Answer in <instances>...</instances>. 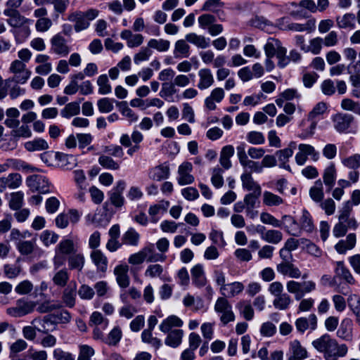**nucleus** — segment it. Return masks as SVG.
Listing matches in <instances>:
<instances>
[{
	"label": "nucleus",
	"instance_id": "obj_1",
	"mask_svg": "<svg viewBox=\"0 0 360 360\" xmlns=\"http://www.w3.org/2000/svg\"><path fill=\"white\" fill-rule=\"evenodd\" d=\"M311 345L315 349L323 354L325 359L333 358L338 360L340 357L345 356L348 352V347L345 344L339 345L335 338L327 333L314 340Z\"/></svg>",
	"mask_w": 360,
	"mask_h": 360
},
{
	"label": "nucleus",
	"instance_id": "obj_2",
	"mask_svg": "<svg viewBox=\"0 0 360 360\" xmlns=\"http://www.w3.org/2000/svg\"><path fill=\"white\" fill-rule=\"evenodd\" d=\"M166 258V255L156 254L153 244H150L138 252L131 255L128 258V262L132 265H138L142 264L145 260L148 262H165Z\"/></svg>",
	"mask_w": 360,
	"mask_h": 360
},
{
	"label": "nucleus",
	"instance_id": "obj_3",
	"mask_svg": "<svg viewBox=\"0 0 360 360\" xmlns=\"http://www.w3.org/2000/svg\"><path fill=\"white\" fill-rule=\"evenodd\" d=\"M9 71L13 77L6 80V84L11 82L15 84H25L31 76V71L27 68L26 64L21 60H14L10 65Z\"/></svg>",
	"mask_w": 360,
	"mask_h": 360
},
{
	"label": "nucleus",
	"instance_id": "obj_4",
	"mask_svg": "<svg viewBox=\"0 0 360 360\" xmlns=\"http://www.w3.org/2000/svg\"><path fill=\"white\" fill-rule=\"evenodd\" d=\"M214 309L223 326L235 321L236 316L232 305L226 298L218 297L215 302Z\"/></svg>",
	"mask_w": 360,
	"mask_h": 360
},
{
	"label": "nucleus",
	"instance_id": "obj_5",
	"mask_svg": "<svg viewBox=\"0 0 360 360\" xmlns=\"http://www.w3.org/2000/svg\"><path fill=\"white\" fill-rule=\"evenodd\" d=\"M316 287V283L313 281L298 282L290 280L286 283L287 291L290 294H293L296 300H301L305 294L315 290Z\"/></svg>",
	"mask_w": 360,
	"mask_h": 360
},
{
	"label": "nucleus",
	"instance_id": "obj_6",
	"mask_svg": "<svg viewBox=\"0 0 360 360\" xmlns=\"http://www.w3.org/2000/svg\"><path fill=\"white\" fill-rule=\"evenodd\" d=\"M36 303L25 298H20L15 302L13 307L6 309V314L13 318H20L32 313Z\"/></svg>",
	"mask_w": 360,
	"mask_h": 360
},
{
	"label": "nucleus",
	"instance_id": "obj_7",
	"mask_svg": "<svg viewBox=\"0 0 360 360\" xmlns=\"http://www.w3.org/2000/svg\"><path fill=\"white\" fill-rule=\"evenodd\" d=\"M236 150L239 162L245 171H247L248 169L250 170V173L254 172L259 174L262 172L263 166L261 165V163L259 162L253 161L248 158V156L245 152V144H240V146H237Z\"/></svg>",
	"mask_w": 360,
	"mask_h": 360
},
{
	"label": "nucleus",
	"instance_id": "obj_8",
	"mask_svg": "<svg viewBox=\"0 0 360 360\" xmlns=\"http://www.w3.org/2000/svg\"><path fill=\"white\" fill-rule=\"evenodd\" d=\"M27 186L32 191H38L41 193L50 192L51 184L49 179L41 174H32L26 179Z\"/></svg>",
	"mask_w": 360,
	"mask_h": 360
},
{
	"label": "nucleus",
	"instance_id": "obj_9",
	"mask_svg": "<svg viewBox=\"0 0 360 360\" xmlns=\"http://www.w3.org/2000/svg\"><path fill=\"white\" fill-rule=\"evenodd\" d=\"M335 129L340 133H349V129L354 121V117L347 113H337L332 117Z\"/></svg>",
	"mask_w": 360,
	"mask_h": 360
},
{
	"label": "nucleus",
	"instance_id": "obj_10",
	"mask_svg": "<svg viewBox=\"0 0 360 360\" xmlns=\"http://www.w3.org/2000/svg\"><path fill=\"white\" fill-rule=\"evenodd\" d=\"M298 150L299 151L295 156V162L300 166H302L306 163L308 156H311L314 162L317 161L319 158V152L311 145L300 143L298 146Z\"/></svg>",
	"mask_w": 360,
	"mask_h": 360
},
{
	"label": "nucleus",
	"instance_id": "obj_11",
	"mask_svg": "<svg viewBox=\"0 0 360 360\" xmlns=\"http://www.w3.org/2000/svg\"><path fill=\"white\" fill-rule=\"evenodd\" d=\"M51 51L55 54L60 56H66L71 51V46L68 44L67 39L58 33L51 39Z\"/></svg>",
	"mask_w": 360,
	"mask_h": 360
},
{
	"label": "nucleus",
	"instance_id": "obj_12",
	"mask_svg": "<svg viewBox=\"0 0 360 360\" xmlns=\"http://www.w3.org/2000/svg\"><path fill=\"white\" fill-rule=\"evenodd\" d=\"M286 356L287 360H304L309 355L307 349L301 342L298 340H293L289 342Z\"/></svg>",
	"mask_w": 360,
	"mask_h": 360
},
{
	"label": "nucleus",
	"instance_id": "obj_13",
	"mask_svg": "<svg viewBox=\"0 0 360 360\" xmlns=\"http://www.w3.org/2000/svg\"><path fill=\"white\" fill-rule=\"evenodd\" d=\"M170 168L167 162L156 165L148 169V177L155 181H161L169 177Z\"/></svg>",
	"mask_w": 360,
	"mask_h": 360
},
{
	"label": "nucleus",
	"instance_id": "obj_14",
	"mask_svg": "<svg viewBox=\"0 0 360 360\" xmlns=\"http://www.w3.org/2000/svg\"><path fill=\"white\" fill-rule=\"evenodd\" d=\"M193 165L189 162H184L179 166L177 182L180 186L191 184L194 182L195 178L191 174Z\"/></svg>",
	"mask_w": 360,
	"mask_h": 360
},
{
	"label": "nucleus",
	"instance_id": "obj_15",
	"mask_svg": "<svg viewBox=\"0 0 360 360\" xmlns=\"http://www.w3.org/2000/svg\"><path fill=\"white\" fill-rule=\"evenodd\" d=\"M3 13L8 18L6 22L12 27H21L29 22V20L22 15L17 9L5 8Z\"/></svg>",
	"mask_w": 360,
	"mask_h": 360
},
{
	"label": "nucleus",
	"instance_id": "obj_16",
	"mask_svg": "<svg viewBox=\"0 0 360 360\" xmlns=\"http://www.w3.org/2000/svg\"><path fill=\"white\" fill-rule=\"evenodd\" d=\"M295 326L297 330L303 334L307 330L314 331L317 328V317L314 314H311L308 317H300L296 319Z\"/></svg>",
	"mask_w": 360,
	"mask_h": 360
},
{
	"label": "nucleus",
	"instance_id": "obj_17",
	"mask_svg": "<svg viewBox=\"0 0 360 360\" xmlns=\"http://www.w3.org/2000/svg\"><path fill=\"white\" fill-rule=\"evenodd\" d=\"M22 176L19 173H11L6 176L0 178V193L7 188L15 189L22 184Z\"/></svg>",
	"mask_w": 360,
	"mask_h": 360
},
{
	"label": "nucleus",
	"instance_id": "obj_18",
	"mask_svg": "<svg viewBox=\"0 0 360 360\" xmlns=\"http://www.w3.org/2000/svg\"><path fill=\"white\" fill-rule=\"evenodd\" d=\"M245 286L241 282L234 281L226 283L222 288H219L221 297L233 298L239 295L244 290Z\"/></svg>",
	"mask_w": 360,
	"mask_h": 360
},
{
	"label": "nucleus",
	"instance_id": "obj_19",
	"mask_svg": "<svg viewBox=\"0 0 360 360\" xmlns=\"http://www.w3.org/2000/svg\"><path fill=\"white\" fill-rule=\"evenodd\" d=\"M90 259L95 265L98 272L104 274L107 271L108 259L101 250H92L90 253Z\"/></svg>",
	"mask_w": 360,
	"mask_h": 360
},
{
	"label": "nucleus",
	"instance_id": "obj_20",
	"mask_svg": "<svg viewBox=\"0 0 360 360\" xmlns=\"http://www.w3.org/2000/svg\"><path fill=\"white\" fill-rule=\"evenodd\" d=\"M281 227L290 235L299 236L301 234V228L299 223L290 215H283L280 220Z\"/></svg>",
	"mask_w": 360,
	"mask_h": 360
},
{
	"label": "nucleus",
	"instance_id": "obj_21",
	"mask_svg": "<svg viewBox=\"0 0 360 360\" xmlns=\"http://www.w3.org/2000/svg\"><path fill=\"white\" fill-rule=\"evenodd\" d=\"M129 266L127 264L117 265L114 269V274L118 285L122 288H127L130 283L128 275Z\"/></svg>",
	"mask_w": 360,
	"mask_h": 360
},
{
	"label": "nucleus",
	"instance_id": "obj_22",
	"mask_svg": "<svg viewBox=\"0 0 360 360\" xmlns=\"http://www.w3.org/2000/svg\"><path fill=\"white\" fill-rule=\"evenodd\" d=\"M295 147V143L292 141L290 143L288 148L276 151V157L280 162V167L284 168L288 171L290 170V167L287 163L289 158L292 156Z\"/></svg>",
	"mask_w": 360,
	"mask_h": 360
},
{
	"label": "nucleus",
	"instance_id": "obj_23",
	"mask_svg": "<svg viewBox=\"0 0 360 360\" xmlns=\"http://www.w3.org/2000/svg\"><path fill=\"white\" fill-rule=\"evenodd\" d=\"M199 77L197 87L200 90H205L212 86L214 82V76L209 68H202L198 72Z\"/></svg>",
	"mask_w": 360,
	"mask_h": 360
},
{
	"label": "nucleus",
	"instance_id": "obj_24",
	"mask_svg": "<svg viewBox=\"0 0 360 360\" xmlns=\"http://www.w3.org/2000/svg\"><path fill=\"white\" fill-rule=\"evenodd\" d=\"M68 20L75 23L74 29L77 32L86 30L90 25V22H88V19L84 17L82 11H75L70 13Z\"/></svg>",
	"mask_w": 360,
	"mask_h": 360
},
{
	"label": "nucleus",
	"instance_id": "obj_25",
	"mask_svg": "<svg viewBox=\"0 0 360 360\" xmlns=\"http://www.w3.org/2000/svg\"><path fill=\"white\" fill-rule=\"evenodd\" d=\"M225 93L222 88L217 87L212 90L210 95L205 99V106L209 110H214L215 103H220L224 98Z\"/></svg>",
	"mask_w": 360,
	"mask_h": 360
},
{
	"label": "nucleus",
	"instance_id": "obj_26",
	"mask_svg": "<svg viewBox=\"0 0 360 360\" xmlns=\"http://www.w3.org/2000/svg\"><path fill=\"white\" fill-rule=\"evenodd\" d=\"M242 187L250 193H262L260 185L254 180L250 172L245 171L240 176Z\"/></svg>",
	"mask_w": 360,
	"mask_h": 360
},
{
	"label": "nucleus",
	"instance_id": "obj_27",
	"mask_svg": "<svg viewBox=\"0 0 360 360\" xmlns=\"http://www.w3.org/2000/svg\"><path fill=\"white\" fill-rule=\"evenodd\" d=\"M285 31H293V32H307L308 33L312 32L316 28V20L315 19H310L305 23L298 22H289L286 27H283Z\"/></svg>",
	"mask_w": 360,
	"mask_h": 360
},
{
	"label": "nucleus",
	"instance_id": "obj_28",
	"mask_svg": "<svg viewBox=\"0 0 360 360\" xmlns=\"http://www.w3.org/2000/svg\"><path fill=\"white\" fill-rule=\"evenodd\" d=\"M120 37L127 41L129 48L141 46L143 42V36L141 34H133L129 30H124L120 33Z\"/></svg>",
	"mask_w": 360,
	"mask_h": 360
},
{
	"label": "nucleus",
	"instance_id": "obj_29",
	"mask_svg": "<svg viewBox=\"0 0 360 360\" xmlns=\"http://www.w3.org/2000/svg\"><path fill=\"white\" fill-rule=\"evenodd\" d=\"M335 278L344 280L350 285L355 283V279L352 275L350 271L345 266L343 262H337L335 268Z\"/></svg>",
	"mask_w": 360,
	"mask_h": 360
},
{
	"label": "nucleus",
	"instance_id": "obj_30",
	"mask_svg": "<svg viewBox=\"0 0 360 360\" xmlns=\"http://www.w3.org/2000/svg\"><path fill=\"white\" fill-rule=\"evenodd\" d=\"M191 274L193 283L198 287H203L206 285L207 279L205 274L204 267L202 264H198L192 267Z\"/></svg>",
	"mask_w": 360,
	"mask_h": 360
},
{
	"label": "nucleus",
	"instance_id": "obj_31",
	"mask_svg": "<svg viewBox=\"0 0 360 360\" xmlns=\"http://www.w3.org/2000/svg\"><path fill=\"white\" fill-rule=\"evenodd\" d=\"M185 39L188 42L202 49L208 48L210 44V38H207L203 35L197 34L195 32L186 34Z\"/></svg>",
	"mask_w": 360,
	"mask_h": 360
},
{
	"label": "nucleus",
	"instance_id": "obj_32",
	"mask_svg": "<svg viewBox=\"0 0 360 360\" xmlns=\"http://www.w3.org/2000/svg\"><path fill=\"white\" fill-rule=\"evenodd\" d=\"M234 148L231 145H227L221 148L219 157V163L224 169H229L232 167L231 158L234 155Z\"/></svg>",
	"mask_w": 360,
	"mask_h": 360
},
{
	"label": "nucleus",
	"instance_id": "obj_33",
	"mask_svg": "<svg viewBox=\"0 0 360 360\" xmlns=\"http://www.w3.org/2000/svg\"><path fill=\"white\" fill-rule=\"evenodd\" d=\"M56 162L55 167L70 169L76 165V158L71 155L56 152Z\"/></svg>",
	"mask_w": 360,
	"mask_h": 360
},
{
	"label": "nucleus",
	"instance_id": "obj_34",
	"mask_svg": "<svg viewBox=\"0 0 360 360\" xmlns=\"http://www.w3.org/2000/svg\"><path fill=\"white\" fill-rule=\"evenodd\" d=\"M352 321L349 318L344 319L337 331V336L344 340L348 341L352 339Z\"/></svg>",
	"mask_w": 360,
	"mask_h": 360
},
{
	"label": "nucleus",
	"instance_id": "obj_35",
	"mask_svg": "<svg viewBox=\"0 0 360 360\" xmlns=\"http://www.w3.org/2000/svg\"><path fill=\"white\" fill-rule=\"evenodd\" d=\"M356 240V235L354 233H349L345 240H340L335 245V249L339 254H345L347 250L354 248Z\"/></svg>",
	"mask_w": 360,
	"mask_h": 360
},
{
	"label": "nucleus",
	"instance_id": "obj_36",
	"mask_svg": "<svg viewBox=\"0 0 360 360\" xmlns=\"http://www.w3.org/2000/svg\"><path fill=\"white\" fill-rule=\"evenodd\" d=\"M187 42L186 39H179L175 42L173 51L175 58H188L190 56V46Z\"/></svg>",
	"mask_w": 360,
	"mask_h": 360
},
{
	"label": "nucleus",
	"instance_id": "obj_37",
	"mask_svg": "<svg viewBox=\"0 0 360 360\" xmlns=\"http://www.w3.org/2000/svg\"><path fill=\"white\" fill-rule=\"evenodd\" d=\"M337 176V171L335 169V166L333 163H330L328 167H326L324 169L323 174V182L326 187H328V191H330L335 184V181Z\"/></svg>",
	"mask_w": 360,
	"mask_h": 360
},
{
	"label": "nucleus",
	"instance_id": "obj_38",
	"mask_svg": "<svg viewBox=\"0 0 360 360\" xmlns=\"http://www.w3.org/2000/svg\"><path fill=\"white\" fill-rule=\"evenodd\" d=\"M355 21L356 15L352 13H347L342 17L336 18L337 25L340 29H354L356 27Z\"/></svg>",
	"mask_w": 360,
	"mask_h": 360
},
{
	"label": "nucleus",
	"instance_id": "obj_39",
	"mask_svg": "<svg viewBox=\"0 0 360 360\" xmlns=\"http://www.w3.org/2000/svg\"><path fill=\"white\" fill-rule=\"evenodd\" d=\"M236 308L238 310L240 314L246 320L251 321L253 319L255 316L254 309L250 303L247 300H240L236 305Z\"/></svg>",
	"mask_w": 360,
	"mask_h": 360
},
{
	"label": "nucleus",
	"instance_id": "obj_40",
	"mask_svg": "<svg viewBox=\"0 0 360 360\" xmlns=\"http://www.w3.org/2000/svg\"><path fill=\"white\" fill-rule=\"evenodd\" d=\"M183 326V321L178 316L172 315L164 319L159 326L160 330L166 333L172 330L173 327H181Z\"/></svg>",
	"mask_w": 360,
	"mask_h": 360
},
{
	"label": "nucleus",
	"instance_id": "obj_41",
	"mask_svg": "<svg viewBox=\"0 0 360 360\" xmlns=\"http://www.w3.org/2000/svg\"><path fill=\"white\" fill-rule=\"evenodd\" d=\"M184 331L181 329H174L168 332L165 339V344L172 347H177L182 341Z\"/></svg>",
	"mask_w": 360,
	"mask_h": 360
},
{
	"label": "nucleus",
	"instance_id": "obj_42",
	"mask_svg": "<svg viewBox=\"0 0 360 360\" xmlns=\"http://www.w3.org/2000/svg\"><path fill=\"white\" fill-rule=\"evenodd\" d=\"M292 303V300L288 293H283L274 297L273 300L274 308L281 311L288 309Z\"/></svg>",
	"mask_w": 360,
	"mask_h": 360
},
{
	"label": "nucleus",
	"instance_id": "obj_43",
	"mask_svg": "<svg viewBox=\"0 0 360 360\" xmlns=\"http://www.w3.org/2000/svg\"><path fill=\"white\" fill-rule=\"evenodd\" d=\"M309 196L316 202H321L324 197L323 183L321 179L314 182L309 189Z\"/></svg>",
	"mask_w": 360,
	"mask_h": 360
},
{
	"label": "nucleus",
	"instance_id": "obj_44",
	"mask_svg": "<svg viewBox=\"0 0 360 360\" xmlns=\"http://www.w3.org/2000/svg\"><path fill=\"white\" fill-rule=\"evenodd\" d=\"M263 204L268 207L279 206L283 203V199L268 191H265L262 195Z\"/></svg>",
	"mask_w": 360,
	"mask_h": 360
},
{
	"label": "nucleus",
	"instance_id": "obj_45",
	"mask_svg": "<svg viewBox=\"0 0 360 360\" xmlns=\"http://www.w3.org/2000/svg\"><path fill=\"white\" fill-rule=\"evenodd\" d=\"M140 235L134 228H129L122 236V243L131 246H137Z\"/></svg>",
	"mask_w": 360,
	"mask_h": 360
},
{
	"label": "nucleus",
	"instance_id": "obj_46",
	"mask_svg": "<svg viewBox=\"0 0 360 360\" xmlns=\"http://www.w3.org/2000/svg\"><path fill=\"white\" fill-rule=\"evenodd\" d=\"M177 89L172 83L165 82L162 85V89L159 93L160 97L168 102H174L173 96L176 93Z\"/></svg>",
	"mask_w": 360,
	"mask_h": 360
},
{
	"label": "nucleus",
	"instance_id": "obj_47",
	"mask_svg": "<svg viewBox=\"0 0 360 360\" xmlns=\"http://www.w3.org/2000/svg\"><path fill=\"white\" fill-rule=\"evenodd\" d=\"M76 283L72 286L67 287L63 294V301L68 307H73L75 304Z\"/></svg>",
	"mask_w": 360,
	"mask_h": 360
},
{
	"label": "nucleus",
	"instance_id": "obj_48",
	"mask_svg": "<svg viewBox=\"0 0 360 360\" xmlns=\"http://www.w3.org/2000/svg\"><path fill=\"white\" fill-rule=\"evenodd\" d=\"M25 148L28 151L44 150L49 148V144L44 139L37 138L26 142Z\"/></svg>",
	"mask_w": 360,
	"mask_h": 360
},
{
	"label": "nucleus",
	"instance_id": "obj_49",
	"mask_svg": "<svg viewBox=\"0 0 360 360\" xmlns=\"http://www.w3.org/2000/svg\"><path fill=\"white\" fill-rule=\"evenodd\" d=\"M282 46L281 41L275 38L268 39L264 46L266 57H274Z\"/></svg>",
	"mask_w": 360,
	"mask_h": 360
},
{
	"label": "nucleus",
	"instance_id": "obj_50",
	"mask_svg": "<svg viewBox=\"0 0 360 360\" xmlns=\"http://www.w3.org/2000/svg\"><path fill=\"white\" fill-rule=\"evenodd\" d=\"M15 248L22 255H31L36 248V240H24L22 242H18Z\"/></svg>",
	"mask_w": 360,
	"mask_h": 360
},
{
	"label": "nucleus",
	"instance_id": "obj_51",
	"mask_svg": "<svg viewBox=\"0 0 360 360\" xmlns=\"http://www.w3.org/2000/svg\"><path fill=\"white\" fill-rule=\"evenodd\" d=\"M148 46L151 49H155L160 52H165L169 50L170 47V42L168 40L163 39H150L148 41Z\"/></svg>",
	"mask_w": 360,
	"mask_h": 360
},
{
	"label": "nucleus",
	"instance_id": "obj_52",
	"mask_svg": "<svg viewBox=\"0 0 360 360\" xmlns=\"http://www.w3.org/2000/svg\"><path fill=\"white\" fill-rule=\"evenodd\" d=\"M122 337V331L120 326H115L108 333L104 342L110 346L117 345Z\"/></svg>",
	"mask_w": 360,
	"mask_h": 360
},
{
	"label": "nucleus",
	"instance_id": "obj_53",
	"mask_svg": "<svg viewBox=\"0 0 360 360\" xmlns=\"http://www.w3.org/2000/svg\"><path fill=\"white\" fill-rule=\"evenodd\" d=\"M116 103L122 115L124 116L130 123L136 122L138 120L139 116L128 107L127 102L123 101Z\"/></svg>",
	"mask_w": 360,
	"mask_h": 360
},
{
	"label": "nucleus",
	"instance_id": "obj_54",
	"mask_svg": "<svg viewBox=\"0 0 360 360\" xmlns=\"http://www.w3.org/2000/svg\"><path fill=\"white\" fill-rule=\"evenodd\" d=\"M79 111V102L74 101L68 103L64 108L61 110L60 115L63 117L70 118L72 116L78 115Z\"/></svg>",
	"mask_w": 360,
	"mask_h": 360
},
{
	"label": "nucleus",
	"instance_id": "obj_55",
	"mask_svg": "<svg viewBox=\"0 0 360 360\" xmlns=\"http://www.w3.org/2000/svg\"><path fill=\"white\" fill-rule=\"evenodd\" d=\"M299 224L301 231L303 230L307 232H311L314 229L311 217L309 212L305 210L302 211Z\"/></svg>",
	"mask_w": 360,
	"mask_h": 360
},
{
	"label": "nucleus",
	"instance_id": "obj_56",
	"mask_svg": "<svg viewBox=\"0 0 360 360\" xmlns=\"http://www.w3.org/2000/svg\"><path fill=\"white\" fill-rule=\"evenodd\" d=\"M224 169L219 166L212 169L211 183L216 188H220L224 185Z\"/></svg>",
	"mask_w": 360,
	"mask_h": 360
},
{
	"label": "nucleus",
	"instance_id": "obj_57",
	"mask_svg": "<svg viewBox=\"0 0 360 360\" xmlns=\"http://www.w3.org/2000/svg\"><path fill=\"white\" fill-rule=\"evenodd\" d=\"M85 258L82 254H75L68 258V265L70 269H77L81 271L84 266Z\"/></svg>",
	"mask_w": 360,
	"mask_h": 360
},
{
	"label": "nucleus",
	"instance_id": "obj_58",
	"mask_svg": "<svg viewBox=\"0 0 360 360\" xmlns=\"http://www.w3.org/2000/svg\"><path fill=\"white\" fill-rule=\"evenodd\" d=\"M53 283L60 287H65L69 280V272L64 268L55 273L53 277Z\"/></svg>",
	"mask_w": 360,
	"mask_h": 360
},
{
	"label": "nucleus",
	"instance_id": "obj_59",
	"mask_svg": "<svg viewBox=\"0 0 360 360\" xmlns=\"http://www.w3.org/2000/svg\"><path fill=\"white\" fill-rule=\"evenodd\" d=\"M97 84L98 86V92L99 94L106 95L111 93L112 87L106 75H101L98 77Z\"/></svg>",
	"mask_w": 360,
	"mask_h": 360
},
{
	"label": "nucleus",
	"instance_id": "obj_60",
	"mask_svg": "<svg viewBox=\"0 0 360 360\" xmlns=\"http://www.w3.org/2000/svg\"><path fill=\"white\" fill-rule=\"evenodd\" d=\"M115 102H116L115 99L108 97L98 99L97 101V107L99 112L101 113H108L111 112L114 108L113 103Z\"/></svg>",
	"mask_w": 360,
	"mask_h": 360
},
{
	"label": "nucleus",
	"instance_id": "obj_61",
	"mask_svg": "<svg viewBox=\"0 0 360 360\" xmlns=\"http://www.w3.org/2000/svg\"><path fill=\"white\" fill-rule=\"evenodd\" d=\"M98 163L105 169L117 170L120 169V163L115 161L109 155H102L98 158Z\"/></svg>",
	"mask_w": 360,
	"mask_h": 360
},
{
	"label": "nucleus",
	"instance_id": "obj_62",
	"mask_svg": "<svg viewBox=\"0 0 360 360\" xmlns=\"http://www.w3.org/2000/svg\"><path fill=\"white\" fill-rule=\"evenodd\" d=\"M24 193L22 191L14 192L11 194L9 207L13 210H20L23 205Z\"/></svg>",
	"mask_w": 360,
	"mask_h": 360
},
{
	"label": "nucleus",
	"instance_id": "obj_63",
	"mask_svg": "<svg viewBox=\"0 0 360 360\" xmlns=\"http://www.w3.org/2000/svg\"><path fill=\"white\" fill-rule=\"evenodd\" d=\"M58 235L49 230L42 231L39 236V239L44 245L48 247L50 245L55 244L58 240Z\"/></svg>",
	"mask_w": 360,
	"mask_h": 360
},
{
	"label": "nucleus",
	"instance_id": "obj_64",
	"mask_svg": "<svg viewBox=\"0 0 360 360\" xmlns=\"http://www.w3.org/2000/svg\"><path fill=\"white\" fill-rule=\"evenodd\" d=\"M342 164L351 169H357L360 167V155L354 154L349 157L342 158L341 160Z\"/></svg>",
	"mask_w": 360,
	"mask_h": 360
}]
</instances>
